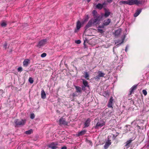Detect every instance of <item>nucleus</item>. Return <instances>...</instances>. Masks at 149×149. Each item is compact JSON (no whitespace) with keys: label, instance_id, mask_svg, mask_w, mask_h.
Instances as JSON below:
<instances>
[{"label":"nucleus","instance_id":"7ed1b4c3","mask_svg":"<svg viewBox=\"0 0 149 149\" xmlns=\"http://www.w3.org/2000/svg\"><path fill=\"white\" fill-rule=\"evenodd\" d=\"M105 124L104 121L102 119H100L98 121V122L96 123L95 128V129H98L99 128L101 127Z\"/></svg>","mask_w":149,"mask_h":149},{"label":"nucleus","instance_id":"dca6fc26","mask_svg":"<svg viewBox=\"0 0 149 149\" xmlns=\"http://www.w3.org/2000/svg\"><path fill=\"white\" fill-rule=\"evenodd\" d=\"M137 86V85H134L131 88L129 95H131L132 93L134 91L136 88Z\"/></svg>","mask_w":149,"mask_h":149},{"label":"nucleus","instance_id":"aec40b11","mask_svg":"<svg viewBox=\"0 0 149 149\" xmlns=\"http://www.w3.org/2000/svg\"><path fill=\"white\" fill-rule=\"evenodd\" d=\"M41 95L42 98L43 99H44L46 97V94L43 90H42L41 91Z\"/></svg>","mask_w":149,"mask_h":149},{"label":"nucleus","instance_id":"5701e85b","mask_svg":"<svg viewBox=\"0 0 149 149\" xmlns=\"http://www.w3.org/2000/svg\"><path fill=\"white\" fill-rule=\"evenodd\" d=\"M86 130L81 131L78 132L77 134V136H79L82 135L86 133Z\"/></svg>","mask_w":149,"mask_h":149},{"label":"nucleus","instance_id":"f257e3e1","mask_svg":"<svg viewBox=\"0 0 149 149\" xmlns=\"http://www.w3.org/2000/svg\"><path fill=\"white\" fill-rule=\"evenodd\" d=\"M120 5L123 4H128L130 5H133L134 4L138 5L141 4L140 1L138 0H128L127 1H121L119 2Z\"/></svg>","mask_w":149,"mask_h":149},{"label":"nucleus","instance_id":"79ce46f5","mask_svg":"<svg viewBox=\"0 0 149 149\" xmlns=\"http://www.w3.org/2000/svg\"><path fill=\"white\" fill-rule=\"evenodd\" d=\"M131 124H134V125H135L136 124V122L135 121H134Z\"/></svg>","mask_w":149,"mask_h":149},{"label":"nucleus","instance_id":"473e14b6","mask_svg":"<svg viewBox=\"0 0 149 149\" xmlns=\"http://www.w3.org/2000/svg\"><path fill=\"white\" fill-rule=\"evenodd\" d=\"M105 25H103V24L102 23V24L101 26H98V29H103L104 28V26H105Z\"/></svg>","mask_w":149,"mask_h":149},{"label":"nucleus","instance_id":"412c9836","mask_svg":"<svg viewBox=\"0 0 149 149\" xmlns=\"http://www.w3.org/2000/svg\"><path fill=\"white\" fill-rule=\"evenodd\" d=\"M104 4V3L102 4L98 3L96 6V8L99 9H101L102 8Z\"/></svg>","mask_w":149,"mask_h":149},{"label":"nucleus","instance_id":"9b49d317","mask_svg":"<svg viewBox=\"0 0 149 149\" xmlns=\"http://www.w3.org/2000/svg\"><path fill=\"white\" fill-rule=\"evenodd\" d=\"M111 144V140H109L108 139V141L105 143L104 145V148L105 149L107 148Z\"/></svg>","mask_w":149,"mask_h":149},{"label":"nucleus","instance_id":"c9c22d12","mask_svg":"<svg viewBox=\"0 0 149 149\" xmlns=\"http://www.w3.org/2000/svg\"><path fill=\"white\" fill-rule=\"evenodd\" d=\"M143 93L145 95H146L147 94V92L145 90H143Z\"/></svg>","mask_w":149,"mask_h":149},{"label":"nucleus","instance_id":"6e6552de","mask_svg":"<svg viewBox=\"0 0 149 149\" xmlns=\"http://www.w3.org/2000/svg\"><path fill=\"white\" fill-rule=\"evenodd\" d=\"M111 21V19L109 18L104 20L103 23V24L104 25H105V26H107L109 24Z\"/></svg>","mask_w":149,"mask_h":149},{"label":"nucleus","instance_id":"ddd939ff","mask_svg":"<svg viewBox=\"0 0 149 149\" xmlns=\"http://www.w3.org/2000/svg\"><path fill=\"white\" fill-rule=\"evenodd\" d=\"M57 143L54 144V143H52L49 145V147L52 149H56L57 148Z\"/></svg>","mask_w":149,"mask_h":149},{"label":"nucleus","instance_id":"a19ab883","mask_svg":"<svg viewBox=\"0 0 149 149\" xmlns=\"http://www.w3.org/2000/svg\"><path fill=\"white\" fill-rule=\"evenodd\" d=\"M128 46L127 45L126 46V47H125V51L126 52H127V48H128Z\"/></svg>","mask_w":149,"mask_h":149},{"label":"nucleus","instance_id":"4be33fe9","mask_svg":"<svg viewBox=\"0 0 149 149\" xmlns=\"http://www.w3.org/2000/svg\"><path fill=\"white\" fill-rule=\"evenodd\" d=\"M132 140L131 139H130V140L127 141L126 143H125L126 144L125 145L126 147H129L130 146V143H131Z\"/></svg>","mask_w":149,"mask_h":149},{"label":"nucleus","instance_id":"f704fd0d","mask_svg":"<svg viewBox=\"0 0 149 149\" xmlns=\"http://www.w3.org/2000/svg\"><path fill=\"white\" fill-rule=\"evenodd\" d=\"M88 77H89V75H88V72H85V76L84 77L85 78H87Z\"/></svg>","mask_w":149,"mask_h":149},{"label":"nucleus","instance_id":"b1692460","mask_svg":"<svg viewBox=\"0 0 149 149\" xmlns=\"http://www.w3.org/2000/svg\"><path fill=\"white\" fill-rule=\"evenodd\" d=\"M83 83L84 85V86H87V87H89V85L88 84V82L85 79H83Z\"/></svg>","mask_w":149,"mask_h":149},{"label":"nucleus","instance_id":"8fccbe9b","mask_svg":"<svg viewBox=\"0 0 149 149\" xmlns=\"http://www.w3.org/2000/svg\"><path fill=\"white\" fill-rule=\"evenodd\" d=\"M64 64L65 65V61L64 62Z\"/></svg>","mask_w":149,"mask_h":149},{"label":"nucleus","instance_id":"423d86ee","mask_svg":"<svg viewBox=\"0 0 149 149\" xmlns=\"http://www.w3.org/2000/svg\"><path fill=\"white\" fill-rule=\"evenodd\" d=\"M121 31L122 30L120 28H118L117 30L115 31L114 33L115 36L117 37L119 36L120 34Z\"/></svg>","mask_w":149,"mask_h":149},{"label":"nucleus","instance_id":"7c9ffc66","mask_svg":"<svg viewBox=\"0 0 149 149\" xmlns=\"http://www.w3.org/2000/svg\"><path fill=\"white\" fill-rule=\"evenodd\" d=\"M125 37H124V38H123L122 39V42L120 43L117 44L116 46L117 47H118L119 45H120L122 44L123 42H124V39L125 38Z\"/></svg>","mask_w":149,"mask_h":149},{"label":"nucleus","instance_id":"c03bdc74","mask_svg":"<svg viewBox=\"0 0 149 149\" xmlns=\"http://www.w3.org/2000/svg\"><path fill=\"white\" fill-rule=\"evenodd\" d=\"M86 41H88V40L87 39H86L85 40H84V45H85V43Z\"/></svg>","mask_w":149,"mask_h":149},{"label":"nucleus","instance_id":"cd10ccee","mask_svg":"<svg viewBox=\"0 0 149 149\" xmlns=\"http://www.w3.org/2000/svg\"><path fill=\"white\" fill-rule=\"evenodd\" d=\"M97 32L100 33L101 34H104V31L102 29H97Z\"/></svg>","mask_w":149,"mask_h":149},{"label":"nucleus","instance_id":"58836bf2","mask_svg":"<svg viewBox=\"0 0 149 149\" xmlns=\"http://www.w3.org/2000/svg\"><path fill=\"white\" fill-rule=\"evenodd\" d=\"M18 71L19 72H21L22 71V68L21 67H19L18 68Z\"/></svg>","mask_w":149,"mask_h":149},{"label":"nucleus","instance_id":"ea45409f","mask_svg":"<svg viewBox=\"0 0 149 149\" xmlns=\"http://www.w3.org/2000/svg\"><path fill=\"white\" fill-rule=\"evenodd\" d=\"M85 86H83L82 87V89L83 91H85L86 90V87Z\"/></svg>","mask_w":149,"mask_h":149},{"label":"nucleus","instance_id":"4c0bfd02","mask_svg":"<svg viewBox=\"0 0 149 149\" xmlns=\"http://www.w3.org/2000/svg\"><path fill=\"white\" fill-rule=\"evenodd\" d=\"M7 43L5 42L3 45V48L6 49L7 48Z\"/></svg>","mask_w":149,"mask_h":149},{"label":"nucleus","instance_id":"a211bd4d","mask_svg":"<svg viewBox=\"0 0 149 149\" xmlns=\"http://www.w3.org/2000/svg\"><path fill=\"white\" fill-rule=\"evenodd\" d=\"M141 9L137 10L136 13L134 14V16L135 17H137L141 13Z\"/></svg>","mask_w":149,"mask_h":149},{"label":"nucleus","instance_id":"49530a36","mask_svg":"<svg viewBox=\"0 0 149 149\" xmlns=\"http://www.w3.org/2000/svg\"><path fill=\"white\" fill-rule=\"evenodd\" d=\"M137 126L138 127L139 129L141 128V127L140 126H139L138 125H137Z\"/></svg>","mask_w":149,"mask_h":149},{"label":"nucleus","instance_id":"e433bc0d","mask_svg":"<svg viewBox=\"0 0 149 149\" xmlns=\"http://www.w3.org/2000/svg\"><path fill=\"white\" fill-rule=\"evenodd\" d=\"M75 42L77 44H79L81 42V41L80 40H75Z\"/></svg>","mask_w":149,"mask_h":149},{"label":"nucleus","instance_id":"de8ad7c7","mask_svg":"<svg viewBox=\"0 0 149 149\" xmlns=\"http://www.w3.org/2000/svg\"><path fill=\"white\" fill-rule=\"evenodd\" d=\"M95 120H97V119H95Z\"/></svg>","mask_w":149,"mask_h":149},{"label":"nucleus","instance_id":"9d476101","mask_svg":"<svg viewBox=\"0 0 149 149\" xmlns=\"http://www.w3.org/2000/svg\"><path fill=\"white\" fill-rule=\"evenodd\" d=\"M113 101V97H111L108 104V106L109 107H112V104Z\"/></svg>","mask_w":149,"mask_h":149},{"label":"nucleus","instance_id":"6ab92c4d","mask_svg":"<svg viewBox=\"0 0 149 149\" xmlns=\"http://www.w3.org/2000/svg\"><path fill=\"white\" fill-rule=\"evenodd\" d=\"M59 123L60 125L65 124V120L63 118H61L59 120Z\"/></svg>","mask_w":149,"mask_h":149},{"label":"nucleus","instance_id":"09e8293b","mask_svg":"<svg viewBox=\"0 0 149 149\" xmlns=\"http://www.w3.org/2000/svg\"><path fill=\"white\" fill-rule=\"evenodd\" d=\"M117 42V43H118V42H118H118Z\"/></svg>","mask_w":149,"mask_h":149},{"label":"nucleus","instance_id":"39448f33","mask_svg":"<svg viewBox=\"0 0 149 149\" xmlns=\"http://www.w3.org/2000/svg\"><path fill=\"white\" fill-rule=\"evenodd\" d=\"M47 40L46 39L41 40L39 42L38 46L40 48L41 47L45 45L47 43Z\"/></svg>","mask_w":149,"mask_h":149},{"label":"nucleus","instance_id":"20e7f679","mask_svg":"<svg viewBox=\"0 0 149 149\" xmlns=\"http://www.w3.org/2000/svg\"><path fill=\"white\" fill-rule=\"evenodd\" d=\"M98 75L94 77V79L98 80L100 79V77H103L104 76L105 74L101 71H98L97 72Z\"/></svg>","mask_w":149,"mask_h":149},{"label":"nucleus","instance_id":"f8f14e48","mask_svg":"<svg viewBox=\"0 0 149 149\" xmlns=\"http://www.w3.org/2000/svg\"><path fill=\"white\" fill-rule=\"evenodd\" d=\"M30 63V60L28 59H26L23 62L24 66L26 67Z\"/></svg>","mask_w":149,"mask_h":149},{"label":"nucleus","instance_id":"37998d69","mask_svg":"<svg viewBox=\"0 0 149 149\" xmlns=\"http://www.w3.org/2000/svg\"><path fill=\"white\" fill-rule=\"evenodd\" d=\"M112 1V0H107V1L109 3H111Z\"/></svg>","mask_w":149,"mask_h":149},{"label":"nucleus","instance_id":"f3484780","mask_svg":"<svg viewBox=\"0 0 149 149\" xmlns=\"http://www.w3.org/2000/svg\"><path fill=\"white\" fill-rule=\"evenodd\" d=\"M81 23L79 21H77L76 24V28L77 30H79L81 26Z\"/></svg>","mask_w":149,"mask_h":149},{"label":"nucleus","instance_id":"2eb2a0df","mask_svg":"<svg viewBox=\"0 0 149 149\" xmlns=\"http://www.w3.org/2000/svg\"><path fill=\"white\" fill-rule=\"evenodd\" d=\"M91 122V120L89 118H88L85 121L84 123V127H88L90 123V122Z\"/></svg>","mask_w":149,"mask_h":149},{"label":"nucleus","instance_id":"f03ea898","mask_svg":"<svg viewBox=\"0 0 149 149\" xmlns=\"http://www.w3.org/2000/svg\"><path fill=\"white\" fill-rule=\"evenodd\" d=\"M26 122L25 120L22 119L21 120L18 119H16L14 120V123L15 125V127H17L18 126L24 125Z\"/></svg>","mask_w":149,"mask_h":149},{"label":"nucleus","instance_id":"4468645a","mask_svg":"<svg viewBox=\"0 0 149 149\" xmlns=\"http://www.w3.org/2000/svg\"><path fill=\"white\" fill-rule=\"evenodd\" d=\"M111 13L106 9H105V13L104 14V16L105 18L107 17Z\"/></svg>","mask_w":149,"mask_h":149},{"label":"nucleus","instance_id":"bb28decb","mask_svg":"<svg viewBox=\"0 0 149 149\" xmlns=\"http://www.w3.org/2000/svg\"><path fill=\"white\" fill-rule=\"evenodd\" d=\"M33 132V130L32 129L30 130H29L26 131L25 132V133L27 134H30Z\"/></svg>","mask_w":149,"mask_h":149},{"label":"nucleus","instance_id":"c85d7f7f","mask_svg":"<svg viewBox=\"0 0 149 149\" xmlns=\"http://www.w3.org/2000/svg\"><path fill=\"white\" fill-rule=\"evenodd\" d=\"M6 23L4 22H3L1 24V25L2 27H5L6 26Z\"/></svg>","mask_w":149,"mask_h":149},{"label":"nucleus","instance_id":"c756f323","mask_svg":"<svg viewBox=\"0 0 149 149\" xmlns=\"http://www.w3.org/2000/svg\"><path fill=\"white\" fill-rule=\"evenodd\" d=\"M29 81L31 84H32L33 82V80L31 77H29Z\"/></svg>","mask_w":149,"mask_h":149},{"label":"nucleus","instance_id":"393cba45","mask_svg":"<svg viewBox=\"0 0 149 149\" xmlns=\"http://www.w3.org/2000/svg\"><path fill=\"white\" fill-rule=\"evenodd\" d=\"M75 88L77 92L78 93H81V87L78 86H75Z\"/></svg>","mask_w":149,"mask_h":149},{"label":"nucleus","instance_id":"a18cd8bd","mask_svg":"<svg viewBox=\"0 0 149 149\" xmlns=\"http://www.w3.org/2000/svg\"><path fill=\"white\" fill-rule=\"evenodd\" d=\"M61 149H65V146H64L62 147Z\"/></svg>","mask_w":149,"mask_h":149},{"label":"nucleus","instance_id":"1a4fd4ad","mask_svg":"<svg viewBox=\"0 0 149 149\" xmlns=\"http://www.w3.org/2000/svg\"><path fill=\"white\" fill-rule=\"evenodd\" d=\"M93 19H92L89 21L86 26L85 27V30L87 29L88 28L91 27L93 24L92 22Z\"/></svg>","mask_w":149,"mask_h":149},{"label":"nucleus","instance_id":"3c124183","mask_svg":"<svg viewBox=\"0 0 149 149\" xmlns=\"http://www.w3.org/2000/svg\"><path fill=\"white\" fill-rule=\"evenodd\" d=\"M65 149H67V148H66H66H65Z\"/></svg>","mask_w":149,"mask_h":149},{"label":"nucleus","instance_id":"0eeeda50","mask_svg":"<svg viewBox=\"0 0 149 149\" xmlns=\"http://www.w3.org/2000/svg\"><path fill=\"white\" fill-rule=\"evenodd\" d=\"M100 15L94 17L93 24L97 23L100 21Z\"/></svg>","mask_w":149,"mask_h":149},{"label":"nucleus","instance_id":"2f4dec72","mask_svg":"<svg viewBox=\"0 0 149 149\" xmlns=\"http://www.w3.org/2000/svg\"><path fill=\"white\" fill-rule=\"evenodd\" d=\"M31 118V119H33L35 118V115L33 113H31L30 115V117Z\"/></svg>","mask_w":149,"mask_h":149},{"label":"nucleus","instance_id":"a878e982","mask_svg":"<svg viewBox=\"0 0 149 149\" xmlns=\"http://www.w3.org/2000/svg\"><path fill=\"white\" fill-rule=\"evenodd\" d=\"M92 13L93 17H95L99 15L97 14V12L95 10H93L92 12Z\"/></svg>","mask_w":149,"mask_h":149},{"label":"nucleus","instance_id":"72a5a7b5","mask_svg":"<svg viewBox=\"0 0 149 149\" xmlns=\"http://www.w3.org/2000/svg\"><path fill=\"white\" fill-rule=\"evenodd\" d=\"M46 55L47 54L45 53H44L41 54V56L42 58H43L45 57Z\"/></svg>","mask_w":149,"mask_h":149}]
</instances>
